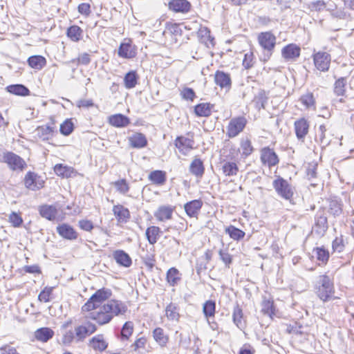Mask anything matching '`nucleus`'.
Instances as JSON below:
<instances>
[{
  "label": "nucleus",
  "instance_id": "1",
  "mask_svg": "<svg viewBox=\"0 0 354 354\" xmlns=\"http://www.w3.org/2000/svg\"><path fill=\"white\" fill-rule=\"evenodd\" d=\"M127 310V306L124 303L113 299L97 309L88 311L86 317L95 320L100 325H104L110 322L114 316L123 315Z\"/></svg>",
  "mask_w": 354,
  "mask_h": 354
},
{
  "label": "nucleus",
  "instance_id": "2",
  "mask_svg": "<svg viewBox=\"0 0 354 354\" xmlns=\"http://www.w3.org/2000/svg\"><path fill=\"white\" fill-rule=\"evenodd\" d=\"M112 292L108 288H102L96 291L87 302L82 307V312H88L97 309L106 300L109 299Z\"/></svg>",
  "mask_w": 354,
  "mask_h": 354
},
{
  "label": "nucleus",
  "instance_id": "3",
  "mask_svg": "<svg viewBox=\"0 0 354 354\" xmlns=\"http://www.w3.org/2000/svg\"><path fill=\"white\" fill-rule=\"evenodd\" d=\"M318 284L317 294L321 300L327 301L334 297L333 282L328 276H319Z\"/></svg>",
  "mask_w": 354,
  "mask_h": 354
},
{
  "label": "nucleus",
  "instance_id": "4",
  "mask_svg": "<svg viewBox=\"0 0 354 354\" xmlns=\"http://www.w3.org/2000/svg\"><path fill=\"white\" fill-rule=\"evenodd\" d=\"M257 39L261 47L267 52L264 55V61H267L275 46L276 37L271 32H263L259 34Z\"/></svg>",
  "mask_w": 354,
  "mask_h": 354
},
{
  "label": "nucleus",
  "instance_id": "5",
  "mask_svg": "<svg viewBox=\"0 0 354 354\" xmlns=\"http://www.w3.org/2000/svg\"><path fill=\"white\" fill-rule=\"evenodd\" d=\"M248 120L244 116L232 118L226 127V135L229 138H234L245 129Z\"/></svg>",
  "mask_w": 354,
  "mask_h": 354
},
{
  "label": "nucleus",
  "instance_id": "6",
  "mask_svg": "<svg viewBox=\"0 0 354 354\" xmlns=\"http://www.w3.org/2000/svg\"><path fill=\"white\" fill-rule=\"evenodd\" d=\"M273 187L277 193L286 200H290L293 196V189L283 178L278 176L273 181Z\"/></svg>",
  "mask_w": 354,
  "mask_h": 354
},
{
  "label": "nucleus",
  "instance_id": "7",
  "mask_svg": "<svg viewBox=\"0 0 354 354\" xmlns=\"http://www.w3.org/2000/svg\"><path fill=\"white\" fill-rule=\"evenodd\" d=\"M2 158L3 161L7 163L11 169L15 171H22L26 166V162L18 155L12 152L4 153Z\"/></svg>",
  "mask_w": 354,
  "mask_h": 354
},
{
  "label": "nucleus",
  "instance_id": "8",
  "mask_svg": "<svg viewBox=\"0 0 354 354\" xmlns=\"http://www.w3.org/2000/svg\"><path fill=\"white\" fill-rule=\"evenodd\" d=\"M313 57L315 66L318 71L326 72L329 69L331 60L330 54L319 51L315 53Z\"/></svg>",
  "mask_w": 354,
  "mask_h": 354
},
{
  "label": "nucleus",
  "instance_id": "9",
  "mask_svg": "<svg viewBox=\"0 0 354 354\" xmlns=\"http://www.w3.org/2000/svg\"><path fill=\"white\" fill-rule=\"evenodd\" d=\"M25 187L32 191H37L44 187V180L36 173L29 171L24 177Z\"/></svg>",
  "mask_w": 354,
  "mask_h": 354
},
{
  "label": "nucleus",
  "instance_id": "10",
  "mask_svg": "<svg viewBox=\"0 0 354 354\" xmlns=\"http://www.w3.org/2000/svg\"><path fill=\"white\" fill-rule=\"evenodd\" d=\"M97 327L94 324L88 321L83 323L75 328L77 341H83L87 336L95 333Z\"/></svg>",
  "mask_w": 354,
  "mask_h": 354
},
{
  "label": "nucleus",
  "instance_id": "11",
  "mask_svg": "<svg viewBox=\"0 0 354 354\" xmlns=\"http://www.w3.org/2000/svg\"><path fill=\"white\" fill-rule=\"evenodd\" d=\"M261 160L269 167L276 165L279 159L275 152L269 147H264L261 151Z\"/></svg>",
  "mask_w": 354,
  "mask_h": 354
},
{
  "label": "nucleus",
  "instance_id": "12",
  "mask_svg": "<svg viewBox=\"0 0 354 354\" xmlns=\"http://www.w3.org/2000/svg\"><path fill=\"white\" fill-rule=\"evenodd\" d=\"M301 48L299 46L295 44H290L281 50V55L283 58L287 62L295 61L299 57Z\"/></svg>",
  "mask_w": 354,
  "mask_h": 354
},
{
  "label": "nucleus",
  "instance_id": "13",
  "mask_svg": "<svg viewBox=\"0 0 354 354\" xmlns=\"http://www.w3.org/2000/svg\"><path fill=\"white\" fill-rule=\"evenodd\" d=\"M214 82L221 88L229 91L231 88L232 81L228 73L217 71L214 75Z\"/></svg>",
  "mask_w": 354,
  "mask_h": 354
},
{
  "label": "nucleus",
  "instance_id": "14",
  "mask_svg": "<svg viewBox=\"0 0 354 354\" xmlns=\"http://www.w3.org/2000/svg\"><path fill=\"white\" fill-rule=\"evenodd\" d=\"M57 232L60 236L68 240H75L77 238V232L66 223L59 225L57 227Z\"/></svg>",
  "mask_w": 354,
  "mask_h": 354
},
{
  "label": "nucleus",
  "instance_id": "15",
  "mask_svg": "<svg viewBox=\"0 0 354 354\" xmlns=\"http://www.w3.org/2000/svg\"><path fill=\"white\" fill-rule=\"evenodd\" d=\"M88 346L95 351L102 352L107 348L108 342L104 335L98 334L89 340Z\"/></svg>",
  "mask_w": 354,
  "mask_h": 354
},
{
  "label": "nucleus",
  "instance_id": "16",
  "mask_svg": "<svg viewBox=\"0 0 354 354\" xmlns=\"http://www.w3.org/2000/svg\"><path fill=\"white\" fill-rule=\"evenodd\" d=\"M175 145L180 153L186 155L193 149L194 141L189 138L180 136L176 139Z\"/></svg>",
  "mask_w": 354,
  "mask_h": 354
},
{
  "label": "nucleus",
  "instance_id": "17",
  "mask_svg": "<svg viewBox=\"0 0 354 354\" xmlns=\"http://www.w3.org/2000/svg\"><path fill=\"white\" fill-rule=\"evenodd\" d=\"M136 51L131 41L123 42L120 45L118 55L122 58L131 59L136 56Z\"/></svg>",
  "mask_w": 354,
  "mask_h": 354
},
{
  "label": "nucleus",
  "instance_id": "18",
  "mask_svg": "<svg viewBox=\"0 0 354 354\" xmlns=\"http://www.w3.org/2000/svg\"><path fill=\"white\" fill-rule=\"evenodd\" d=\"M309 124L304 118H300L295 122V133L299 140H304L308 133Z\"/></svg>",
  "mask_w": 354,
  "mask_h": 354
},
{
  "label": "nucleus",
  "instance_id": "19",
  "mask_svg": "<svg viewBox=\"0 0 354 354\" xmlns=\"http://www.w3.org/2000/svg\"><path fill=\"white\" fill-rule=\"evenodd\" d=\"M108 121L111 126L117 128L126 127L130 123V119L121 113L114 114L109 116Z\"/></svg>",
  "mask_w": 354,
  "mask_h": 354
},
{
  "label": "nucleus",
  "instance_id": "20",
  "mask_svg": "<svg viewBox=\"0 0 354 354\" xmlns=\"http://www.w3.org/2000/svg\"><path fill=\"white\" fill-rule=\"evenodd\" d=\"M190 7V3L187 0H172L169 3V9L176 12H187Z\"/></svg>",
  "mask_w": 354,
  "mask_h": 354
},
{
  "label": "nucleus",
  "instance_id": "21",
  "mask_svg": "<svg viewBox=\"0 0 354 354\" xmlns=\"http://www.w3.org/2000/svg\"><path fill=\"white\" fill-rule=\"evenodd\" d=\"M173 211L174 209L171 206L162 205L158 207L154 216L157 220L163 222L171 218Z\"/></svg>",
  "mask_w": 354,
  "mask_h": 354
},
{
  "label": "nucleus",
  "instance_id": "22",
  "mask_svg": "<svg viewBox=\"0 0 354 354\" xmlns=\"http://www.w3.org/2000/svg\"><path fill=\"white\" fill-rule=\"evenodd\" d=\"M113 257L117 263L125 268L129 267L132 263L129 255L123 250H115L113 254Z\"/></svg>",
  "mask_w": 354,
  "mask_h": 354
},
{
  "label": "nucleus",
  "instance_id": "23",
  "mask_svg": "<svg viewBox=\"0 0 354 354\" xmlns=\"http://www.w3.org/2000/svg\"><path fill=\"white\" fill-rule=\"evenodd\" d=\"M130 145L133 148H143L147 145L145 136L141 133H135L129 138Z\"/></svg>",
  "mask_w": 354,
  "mask_h": 354
},
{
  "label": "nucleus",
  "instance_id": "24",
  "mask_svg": "<svg viewBox=\"0 0 354 354\" xmlns=\"http://www.w3.org/2000/svg\"><path fill=\"white\" fill-rule=\"evenodd\" d=\"M39 212L42 217L51 221L56 217L57 209L55 205H44L39 207Z\"/></svg>",
  "mask_w": 354,
  "mask_h": 354
},
{
  "label": "nucleus",
  "instance_id": "25",
  "mask_svg": "<svg viewBox=\"0 0 354 354\" xmlns=\"http://www.w3.org/2000/svg\"><path fill=\"white\" fill-rule=\"evenodd\" d=\"M203 205V203L200 200H194L190 202L187 203L184 205L185 210L187 213V214L190 216L193 217L195 216L200 209L201 208Z\"/></svg>",
  "mask_w": 354,
  "mask_h": 354
},
{
  "label": "nucleus",
  "instance_id": "26",
  "mask_svg": "<svg viewBox=\"0 0 354 354\" xmlns=\"http://www.w3.org/2000/svg\"><path fill=\"white\" fill-rule=\"evenodd\" d=\"M152 335L157 344L161 347H165L169 340V337L165 334L164 330L160 327L156 328L153 332Z\"/></svg>",
  "mask_w": 354,
  "mask_h": 354
},
{
  "label": "nucleus",
  "instance_id": "27",
  "mask_svg": "<svg viewBox=\"0 0 354 354\" xmlns=\"http://www.w3.org/2000/svg\"><path fill=\"white\" fill-rule=\"evenodd\" d=\"M55 129L54 122H53L51 124L37 127L36 129V133L39 138L45 140L49 139V138L52 136Z\"/></svg>",
  "mask_w": 354,
  "mask_h": 354
},
{
  "label": "nucleus",
  "instance_id": "28",
  "mask_svg": "<svg viewBox=\"0 0 354 354\" xmlns=\"http://www.w3.org/2000/svg\"><path fill=\"white\" fill-rule=\"evenodd\" d=\"M190 172L196 177H202L204 174V167L201 160L194 158L189 167Z\"/></svg>",
  "mask_w": 354,
  "mask_h": 354
},
{
  "label": "nucleus",
  "instance_id": "29",
  "mask_svg": "<svg viewBox=\"0 0 354 354\" xmlns=\"http://www.w3.org/2000/svg\"><path fill=\"white\" fill-rule=\"evenodd\" d=\"M165 315L167 319L172 322H178L180 318L178 308L176 304L170 303L165 308Z\"/></svg>",
  "mask_w": 354,
  "mask_h": 354
},
{
  "label": "nucleus",
  "instance_id": "30",
  "mask_svg": "<svg viewBox=\"0 0 354 354\" xmlns=\"http://www.w3.org/2000/svg\"><path fill=\"white\" fill-rule=\"evenodd\" d=\"M28 65L36 70H41L46 64V59L41 55H33L28 59Z\"/></svg>",
  "mask_w": 354,
  "mask_h": 354
},
{
  "label": "nucleus",
  "instance_id": "31",
  "mask_svg": "<svg viewBox=\"0 0 354 354\" xmlns=\"http://www.w3.org/2000/svg\"><path fill=\"white\" fill-rule=\"evenodd\" d=\"M198 36L201 41L205 44L207 47L209 45H214V38L210 35V31L206 27H201L198 31Z\"/></svg>",
  "mask_w": 354,
  "mask_h": 354
},
{
  "label": "nucleus",
  "instance_id": "32",
  "mask_svg": "<svg viewBox=\"0 0 354 354\" xmlns=\"http://www.w3.org/2000/svg\"><path fill=\"white\" fill-rule=\"evenodd\" d=\"M160 228L156 226H151L147 229L145 234L150 244L153 245L157 242L160 236Z\"/></svg>",
  "mask_w": 354,
  "mask_h": 354
},
{
  "label": "nucleus",
  "instance_id": "33",
  "mask_svg": "<svg viewBox=\"0 0 354 354\" xmlns=\"http://www.w3.org/2000/svg\"><path fill=\"white\" fill-rule=\"evenodd\" d=\"M212 105L209 103H201L194 107V112L200 117H207L211 115Z\"/></svg>",
  "mask_w": 354,
  "mask_h": 354
},
{
  "label": "nucleus",
  "instance_id": "34",
  "mask_svg": "<svg viewBox=\"0 0 354 354\" xmlns=\"http://www.w3.org/2000/svg\"><path fill=\"white\" fill-rule=\"evenodd\" d=\"M149 179L154 184L161 185L166 181V174L160 170H156L150 173Z\"/></svg>",
  "mask_w": 354,
  "mask_h": 354
},
{
  "label": "nucleus",
  "instance_id": "35",
  "mask_svg": "<svg viewBox=\"0 0 354 354\" xmlns=\"http://www.w3.org/2000/svg\"><path fill=\"white\" fill-rule=\"evenodd\" d=\"M54 332L49 328H41L35 331L37 339L46 342L53 337Z\"/></svg>",
  "mask_w": 354,
  "mask_h": 354
},
{
  "label": "nucleus",
  "instance_id": "36",
  "mask_svg": "<svg viewBox=\"0 0 354 354\" xmlns=\"http://www.w3.org/2000/svg\"><path fill=\"white\" fill-rule=\"evenodd\" d=\"M222 171L225 176H235L237 174L239 168L235 162L224 161L222 163Z\"/></svg>",
  "mask_w": 354,
  "mask_h": 354
},
{
  "label": "nucleus",
  "instance_id": "37",
  "mask_svg": "<svg viewBox=\"0 0 354 354\" xmlns=\"http://www.w3.org/2000/svg\"><path fill=\"white\" fill-rule=\"evenodd\" d=\"M55 174L63 178H70L74 174V169L68 166H64L62 165H56L54 167Z\"/></svg>",
  "mask_w": 354,
  "mask_h": 354
},
{
  "label": "nucleus",
  "instance_id": "38",
  "mask_svg": "<svg viewBox=\"0 0 354 354\" xmlns=\"http://www.w3.org/2000/svg\"><path fill=\"white\" fill-rule=\"evenodd\" d=\"M326 131L327 129L325 125L322 124L319 127L317 136L323 146L328 145L331 141V137L326 133Z\"/></svg>",
  "mask_w": 354,
  "mask_h": 354
},
{
  "label": "nucleus",
  "instance_id": "39",
  "mask_svg": "<svg viewBox=\"0 0 354 354\" xmlns=\"http://www.w3.org/2000/svg\"><path fill=\"white\" fill-rule=\"evenodd\" d=\"M180 280V274L176 268H171L168 270L167 272V281L170 286H176Z\"/></svg>",
  "mask_w": 354,
  "mask_h": 354
},
{
  "label": "nucleus",
  "instance_id": "40",
  "mask_svg": "<svg viewBox=\"0 0 354 354\" xmlns=\"http://www.w3.org/2000/svg\"><path fill=\"white\" fill-rule=\"evenodd\" d=\"M261 312L268 315L270 317L272 318L274 315H275L274 313V307L273 301L270 299H267L266 298L263 299L261 303Z\"/></svg>",
  "mask_w": 354,
  "mask_h": 354
},
{
  "label": "nucleus",
  "instance_id": "41",
  "mask_svg": "<svg viewBox=\"0 0 354 354\" xmlns=\"http://www.w3.org/2000/svg\"><path fill=\"white\" fill-rule=\"evenodd\" d=\"M113 212L120 221H124L129 216V210L122 205H115L113 208Z\"/></svg>",
  "mask_w": 354,
  "mask_h": 354
},
{
  "label": "nucleus",
  "instance_id": "42",
  "mask_svg": "<svg viewBox=\"0 0 354 354\" xmlns=\"http://www.w3.org/2000/svg\"><path fill=\"white\" fill-rule=\"evenodd\" d=\"M67 36L73 41H78L82 36V30L77 26H72L67 30Z\"/></svg>",
  "mask_w": 354,
  "mask_h": 354
},
{
  "label": "nucleus",
  "instance_id": "43",
  "mask_svg": "<svg viewBox=\"0 0 354 354\" xmlns=\"http://www.w3.org/2000/svg\"><path fill=\"white\" fill-rule=\"evenodd\" d=\"M138 82V76L135 71L127 73L124 78V86L127 88H132L136 86Z\"/></svg>",
  "mask_w": 354,
  "mask_h": 354
},
{
  "label": "nucleus",
  "instance_id": "44",
  "mask_svg": "<svg viewBox=\"0 0 354 354\" xmlns=\"http://www.w3.org/2000/svg\"><path fill=\"white\" fill-rule=\"evenodd\" d=\"M7 90L10 93L18 95H28L29 94V90L22 84L10 85L7 87Z\"/></svg>",
  "mask_w": 354,
  "mask_h": 354
},
{
  "label": "nucleus",
  "instance_id": "45",
  "mask_svg": "<svg viewBox=\"0 0 354 354\" xmlns=\"http://www.w3.org/2000/svg\"><path fill=\"white\" fill-rule=\"evenodd\" d=\"M225 232L229 234L230 238L234 240L239 241L242 239L245 236V232L233 225H230L225 229Z\"/></svg>",
  "mask_w": 354,
  "mask_h": 354
},
{
  "label": "nucleus",
  "instance_id": "46",
  "mask_svg": "<svg viewBox=\"0 0 354 354\" xmlns=\"http://www.w3.org/2000/svg\"><path fill=\"white\" fill-rule=\"evenodd\" d=\"M243 315L241 308L239 306H235L233 311V321L239 328L244 327Z\"/></svg>",
  "mask_w": 354,
  "mask_h": 354
},
{
  "label": "nucleus",
  "instance_id": "47",
  "mask_svg": "<svg viewBox=\"0 0 354 354\" xmlns=\"http://www.w3.org/2000/svg\"><path fill=\"white\" fill-rule=\"evenodd\" d=\"M8 222L14 227H19L23 223V218L19 213L12 212L8 215Z\"/></svg>",
  "mask_w": 354,
  "mask_h": 354
},
{
  "label": "nucleus",
  "instance_id": "48",
  "mask_svg": "<svg viewBox=\"0 0 354 354\" xmlns=\"http://www.w3.org/2000/svg\"><path fill=\"white\" fill-rule=\"evenodd\" d=\"M74 129V124L71 119H66L60 124V133L64 136L70 135Z\"/></svg>",
  "mask_w": 354,
  "mask_h": 354
},
{
  "label": "nucleus",
  "instance_id": "49",
  "mask_svg": "<svg viewBox=\"0 0 354 354\" xmlns=\"http://www.w3.org/2000/svg\"><path fill=\"white\" fill-rule=\"evenodd\" d=\"M215 306V302L212 300H208L203 304V311L206 317L214 315Z\"/></svg>",
  "mask_w": 354,
  "mask_h": 354
},
{
  "label": "nucleus",
  "instance_id": "50",
  "mask_svg": "<svg viewBox=\"0 0 354 354\" xmlns=\"http://www.w3.org/2000/svg\"><path fill=\"white\" fill-rule=\"evenodd\" d=\"M315 251L318 261L324 264L328 261L329 258V252L328 250H325L324 248H317Z\"/></svg>",
  "mask_w": 354,
  "mask_h": 354
},
{
  "label": "nucleus",
  "instance_id": "51",
  "mask_svg": "<svg viewBox=\"0 0 354 354\" xmlns=\"http://www.w3.org/2000/svg\"><path fill=\"white\" fill-rule=\"evenodd\" d=\"M241 149L242 150V155L248 156L253 151L252 143L249 139H244L241 140Z\"/></svg>",
  "mask_w": 354,
  "mask_h": 354
},
{
  "label": "nucleus",
  "instance_id": "52",
  "mask_svg": "<svg viewBox=\"0 0 354 354\" xmlns=\"http://www.w3.org/2000/svg\"><path fill=\"white\" fill-rule=\"evenodd\" d=\"M346 84V79L341 77L338 79L335 83V93L337 95H343L345 92V86Z\"/></svg>",
  "mask_w": 354,
  "mask_h": 354
},
{
  "label": "nucleus",
  "instance_id": "53",
  "mask_svg": "<svg viewBox=\"0 0 354 354\" xmlns=\"http://www.w3.org/2000/svg\"><path fill=\"white\" fill-rule=\"evenodd\" d=\"M133 330V325L131 322H126L121 331V335L123 338L128 339L132 334Z\"/></svg>",
  "mask_w": 354,
  "mask_h": 354
},
{
  "label": "nucleus",
  "instance_id": "54",
  "mask_svg": "<svg viewBox=\"0 0 354 354\" xmlns=\"http://www.w3.org/2000/svg\"><path fill=\"white\" fill-rule=\"evenodd\" d=\"M53 291V288L46 287L39 295L38 299L40 301L48 302L50 299V295Z\"/></svg>",
  "mask_w": 354,
  "mask_h": 354
},
{
  "label": "nucleus",
  "instance_id": "55",
  "mask_svg": "<svg viewBox=\"0 0 354 354\" xmlns=\"http://www.w3.org/2000/svg\"><path fill=\"white\" fill-rule=\"evenodd\" d=\"M180 95L184 100L193 101L196 97V94L194 90L191 88H184L180 92Z\"/></svg>",
  "mask_w": 354,
  "mask_h": 354
},
{
  "label": "nucleus",
  "instance_id": "56",
  "mask_svg": "<svg viewBox=\"0 0 354 354\" xmlns=\"http://www.w3.org/2000/svg\"><path fill=\"white\" fill-rule=\"evenodd\" d=\"M115 187H116L117 190L121 193V194H126L129 189V187L127 183V181L124 179L118 180L114 183Z\"/></svg>",
  "mask_w": 354,
  "mask_h": 354
},
{
  "label": "nucleus",
  "instance_id": "57",
  "mask_svg": "<svg viewBox=\"0 0 354 354\" xmlns=\"http://www.w3.org/2000/svg\"><path fill=\"white\" fill-rule=\"evenodd\" d=\"M300 101L306 107L309 108L315 103L313 95L312 93H306L301 97Z\"/></svg>",
  "mask_w": 354,
  "mask_h": 354
},
{
  "label": "nucleus",
  "instance_id": "58",
  "mask_svg": "<svg viewBox=\"0 0 354 354\" xmlns=\"http://www.w3.org/2000/svg\"><path fill=\"white\" fill-rule=\"evenodd\" d=\"M329 212L334 216L340 214L342 212L341 204L336 201H330L329 205Z\"/></svg>",
  "mask_w": 354,
  "mask_h": 354
},
{
  "label": "nucleus",
  "instance_id": "59",
  "mask_svg": "<svg viewBox=\"0 0 354 354\" xmlns=\"http://www.w3.org/2000/svg\"><path fill=\"white\" fill-rule=\"evenodd\" d=\"M255 101L259 108L264 109L265 104L267 101V97L266 95V93L264 91H260L258 95L255 97Z\"/></svg>",
  "mask_w": 354,
  "mask_h": 354
},
{
  "label": "nucleus",
  "instance_id": "60",
  "mask_svg": "<svg viewBox=\"0 0 354 354\" xmlns=\"http://www.w3.org/2000/svg\"><path fill=\"white\" fill-rule=\"evenodd\" d=\"M219 256L221 259L223 261V262L225 264L226 266H229L230 264L232 263V257L231 255L227 252V251L220 250L218 252Z\"/></svg>",
  "mask_w": 354,
  "mask_h": 354
},
{
  "label": "nucleus",
  "instance_id": "61",
  "mask_svg": "<svg viewBox=\"0 0 354 354\" xmlns=\"http://www.w3.org/2000/svg\"><path fill=\"white\" fill-rule=\"evenodd\" d=\"M332 246H333V249L334 251H337L338 252H342L344 248V241H343L342 238L337 237L333 241Z\"/></svg>",
  "mask_w": 354,
  "mask_h": 354
},
{
  "label": "nucleus",
  "instance_id": "62",
  "mask_svg": "<svg viewBox=\"0 0 354 354\" xmlns=\"http://www.w3.org/2000/svg\"><path fill=\"white\" fill-rule=\"evenodd\" d=\"M253 57H254V55H253L252 53H246L245 55L244 59L243 60V66L245 68H249L252 66Z\"/></svg>",
  "mask_w": 354,
  "mask_h": 354
},
{
  "label": "nucleus",
  "instance_id": "63",
  "mask_svg": "<svg viewBox=\"0 0 354 354\" xmlns=\"http://www.w3.org/2000/svg\"><path fill=\"white\" fill-rule=\"evenodd\" d=\"M80 227L85 231H91L93 228V223L88 220H81L79 221Z\"/></svg>",
  "mask_w": 354,
  "mask_h": 354
},
{
  "label": "nucleus",
  "instance_id": "64",
  "mask_svg": "<svg viewBox=\"0 0 354 354\" xmlns=\"http://www.w3.org/2000/svg\"><path fill=\"white\" fill-rule=\"evenodd\" d=\"M74 339H76L75 335L72 330H69L63 335L62 342L64 344H69Z\"/></svg>",
  "mask_w": 354,
  "mask_h": 354
}]
</instances>
